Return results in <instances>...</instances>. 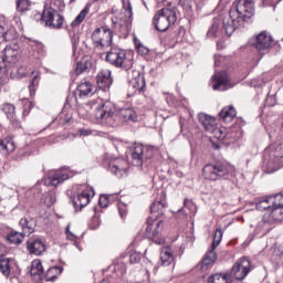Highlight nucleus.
Returning a JSON list of instances; mask_svg holds the SVG:
<instances>
[{"label": "nucleus", "instance_id": "obj_1", "mask_svg": "<svg viewBox=\"0 0 283 283\" xmlns=\"http://www.w3.org/2000/svg\"><path fill=\"white\" fill-rule=\"evenodd\" d=\"M103 99L96 98L84 104L83 107L78 108V114L85 116L83 113L86 109V116H93L97 125H104L105 127L116 126V120L118 116L116 115V106L112 102H104Z\"/></svg>", "mask_w": 283, "mask_h": 283}, {"label": "nucleus", "instance_id": "obj_2", "mask_svg": "<svg viewBox=\"0 0 283 283\" xmlns=\"http://www.w3.org/2000/svg\"><path fill=\"white\" fill-rule=\"evenodd\" d=\"M253 12H255L253 0H237L230 9L229 18L223 19V30L227 36H231L244 23L247 14H253Z\"/></svg>", "mask_w": 283, "mask_h": 283}, {"label": "nucleus", "instance_id": "obj_3", "mask_svg": "<svg viewBox=\"0 0 283 283\" xmlns=\"http://www.w3.org/2000/svg\"><path fill=\"white\" fill-rule=\"evenodd\" d=\"M203 178L206 180H229V178H235V167L231 166V164H208L203 167L202 170Z\"/></svg>", "mask_w": 283, "mask_h": 283}, {"label": "nucleus", "instance_id": "obj_4", "mask_svg": "<svg viewBox=\"0 0 283 283\" xmlns=\"http://www.w3.org/2000/svg\"><path fill=\"white\" fill-rule=\"evenodd\" d=\"M123 12L125 18L112 20V28L116 34H119L123 39H127L129 32H132V21H134V11L132 9V2L129 0H122Z\"/></svg>", "mask_w": 283, "mask_h": 283}, {"label": "nucleus", "instance_id": "obj_5", "mask_svg": "<svg viewBox=\"0 0 283 283\" xmlns=\"http://www.w3.org/2000/svg\"><path fill=\"white\" fill-rule=\"evenodd\" d=\"M165 209H167V201H155L150 206V217L147 219L146 237L156 238L160 233L161 220L159 218L165 216Z\"/></svg>", "mask_w": 283, "mask_h": 283}, {"label": "nucleus", "instance_id": "obj_6", "mask_svg": "<svg viewBox=\"0 0 283 283\" xmlns=\"http://www.w3.org/2000/svg\"><path fill=\"white\" fill-rule=\"evenodd\" d=\"M106 61L114 67H120L122 70H132L134 67V59L127 55L125 50L112 46L106 54Z\"/></svg>", "mask_w": 283, "mask_h": 283}, {"label": "nucleus", "instance_id": "obj_7", "mask_svg": "<svg viewBox=\"0 0 283 283\" xmlns=\"http://www.w3.org/2000/svg\"><path fill=\"white\" fill-rule=\"evenodd\" d=\"M178 20L175 9L163 8L155 14L153 24L158 32H167Z\"/></svg>", "mask_w": 283, "mask_h": 283}, {"label": "nucleus", "instance_id": "obj_8", "mask_svg": "<svg viewBox=\"0 0 283 283\" xmlns=\"http://www.w3.org/2000/svg\"><path fill=\"white\" fill-rule=\"evenodd\" d=\"M91 39L95 50L103 51L105 48L112 46L114 31L107 27L97 28L93 31Z\"/></svg>", "mask_w": 283, "mask_h": 283}, {"label": "nucleus", "instance_id": "obj_9", "mask_svg": "<svg viewBox=\"0 0 283 283\" xmlns=\"http://www.w3.org/2000/svg\"><path fill=\"white\" fill-rule=\"evenodd\" d=\"M104 166L113 174L117 176V178H123L125 174H127V169H129V164L125 158L122 157H113L112 155H106L104 158Z\"/></svg>", "mask_w": 283, "mask_h": 283}, {"label": "nucleus", "instance_id": "obj_10", "mask_svg": "<svg viewBox=\"0 0 283 283\" xmlns=\"http://www.w3.org/2000/svg\"><path fill=\"white\" fill-rule=\"evenodd\" d=\"M41 21L52 30H60V28H63L65 18H63V15H61L59 11H56V9H52L50 7V8H44L41 14Z\"/></svg>", "mask_w": 283, "mask_h": 283}, {"label": "nucleus", "instance_id": "obj_11", "mask_svg": "<svg viewBox=\"0 0 283 283\" xmlns=\"http://www.w3.org/2000/svg\"><path fill=\"white\" fill-rule=\"evenodd\" d=\"M251 273V261L247 258L239 259L231 269V275L234 280L242 282Z\"/></svg>", "mask_w": 283, "mask_h": 283}, {"label": "nucleus", "instance_id": "obj_12", "mask_svg": "<svg viewBox=\"0 0 283 283\" xmlns=\"http://www.w3.org/2000/svg\"><path fill=\"white\" fill-rule=\"evenodd\" d=\"M250 45L255 48L259 52H266V50H271L273 45V36L268 32L262 31L250 40Z\"/></svg>", "mask_w": 283, "mask_h": 283}, {"label": "nucleus", "instance_id": "obj_13", "mask_svg": "<svg viewBox=\"0 0 283 283\" xmlns=\"http://www.w3.org/2000/svg\"><path fill=\"white\" fill-rule=\"evenodd\" d=\"M96 192H94V188L91 186H85L81 192L73 198V206L75 207V211L82 210L84 207H87L90 205V201Z\"/></svg>", "mask_w": 283, "mask_h": 283}, {"label": "nucleus", "instance_id": "obj_14", "mask_svg": "<svg viewBox=\"0 0 283 283\" xmlns=\"http://www.w3.org/2000/svg\"><path fill=\"white\" fill-rule=\"evenodd\" d=\"M235 84L231 83L229 80V75L227 72H219L212 75V90L214 92H227V90H231Z\"/></svg>", "mask_w": 283, "mask_h": 283}, {"label": "nucleus", "instance_id": "obj_15", "mask_svg": "<svg viewBox=\"0 0 283 283\" xmlns=\"http://www.w3.org/2000/svg\"><path fill=\"white\" fill-rule=\"evenodd\" d=\"M150 156L148 148L143 145H136L132 151V163L134 167H142L144 169L143 166H147V159Z\"/></svg>", "mask_w": 283, "mask_h": 283}, {"label": "nucleus", "instance_id": "obj_16", "mask_svg": "<svg viewBox=\"0 0 283 283\" xmlns=\"http://www.w3.org/2000/svg\"><path fill=\"white\" fill-rule=\"evenodd\" d=\"M19 54H21V51L18 44L7 45L6 49L3 50L2 62H0V70H6V63H17Z\"/></svg>", "mask_w": 283, "mask_h": 283}, {"label": "nucleus", "instance_id": "obj_17", "mask_svg": "<svg viewBox=\"0 0 283 283\" xmlns=\"http://www.w3.org/2000/svg\"><path fill=\"white\" fill-rule=\"evenodd\" d=\"M264 158H269L270 163L283 165V144L272 145L264 151Z\"/></svg>", "mask_w": 283, "mask_h": 283}, {"label": "nucleus", "instance_id": "obj_18", "mask_svg": "<svg viewBox=\"0 0 283 283\" xmlns=\"http://www.w3.org/2000/svg\"><path fill=\"white\" fill-rule=\"evenodd\" d=\"M69 178L70 175L65 171H51L44 177L43 182L45 187H59V185H62Z\"/></svg>", "mask_w": 283, "mask_h": 283}, {"label": "nucleus", "instance_id": "obj_19", "mask_svg": "<svg viewBox=\"0 0 283 283\" xmlns=\"http://www.w3.org/2000/svg\"><path fill=\"white\" fill-rule=\"evenodd\" d=\"M97 87L103 92H109L114 80L112 78V71L108 69L102 70L96 76Z\"/></svg>", "mask_w": 283, "mask_h": 283}, {"label": "nucleus", "instance_id": "obj_20", "mask_svg": "<svg viewBox=\"0 0 283 283\" xmlns=\"http://www.w3.org/2000/svg\"><path fill=\"white\" fill-rule=\"evenodd\" d=\"M216 260H218V254H216V250L211 248L198 264V269H200V271H209V269H212L213 264H216Z\"/></svg>", "mask_w": 283, "mask_h": 283}, {"label": "nucleus", "instance_id": "obj_21", "mask_svg": "<svg viewBox=\"0 0 283 283\" xmlns=\"http://www.w3.org/2000/svg\"><path fill=\"white\" fill-rule=\"evenodd\" d=\"M27 249L31 255H41V253H45V243L41 239H29Z\"/></svg>", "mask_w": 283, "mask_h": 283}, {"label": "nucleus", "instance_id": "obj_22", "mask_svg": "<svg viewBox=\"0 0 283 283\" xmlns=\"http://www.w3.org/2000/svg\"><path fill=\"white\" fill-rule=\"evenodd\" d=\"M198 118L201 125L205 127L206 132H209L210 134L216 132V118L205 113H200Z\"/></svg>", "mask_w": 283, "mask_h": 283}, {"label": "nucleus", "instance_id": "obj_23", "mask_svg": "<svg viewBox=\"0 0 283 283\" xmlns=\"http://www.w3.org/2000/svg\"><path fill=\"white\" fill-rule=\"evenodd\" d=\"M14 149H17V146L14 145V139L12 137L0 139V154L8 156L9 154H12Z\"/></svg>", "mask_w": 283, "mask_h": 283}, {"label": "nucleus", "instance_id": "obj_24", "mask_svg": "<svg viewBox=\"0 0 283 283\" xmlns=\"http://www.w3.org/2000/svg\"><path fill=\"white\" fill-rule=\"evenodd\" d=\"M235 116H238V112L235 111V107H233V106H226L219 113V118H221V120H223V123H231V120H233V118H235Z\"/></svg>", "mask_w": 283, "mask_h": 283}, {"label": "nucleus", "instance_id": "obj_25", "mask_svg": "<svg viewBox=\"0 0 283 283\" xmlns=\"http://www.w3.org/2000/svg\"><path fill=\"white\" fill-rule=\"evenodd\" d=\"M76 92L81 98L92 96L94 94V85L87 81H84L77 85Z\"/></svg>", "mask_w": 283, "mask_h": 283}, {"label": "nucleus", "instance_id": "obj_26", "mask_svg": "<svg viewBox=\"0 0 283 283\" xmlns=\"http://www.w3.org/2000/svg\"><path fill=\"white\" fill-rule=\"evenodd\" d=\"M21 229H22V234L25 235H31V233H34V227L35 223L33 219H28V218H22L19 222Z\"/></svg>", "mask_w": 283, "mask_h": 283}, {"label": "nucleus", "instance_id": "obj_27", "mask_svg": "<svg viewBox=\"0 0 283 283\" xmlns=\"http://www.w3.org/2000/svg\"><path fill=\"white\" fill-rule=\"evenodd\" d=\"M277 196L280 195H272V196H269L266 197L265 199L259 201L256 203V209L258 211H271V209L273 208V202H275V198H277Z\"/></svg>", "mask_w": 283, "mask_h": 283}, {"label": "nucleus", "instance_id": "obj_28", "mask_svg": "<svg viewBox=\"0 0 283 283\" xmlns=\"http://www.w3.org/2000/svg\"><path fill=\"white\" fill-rule=\"evenodd\" d=\"M92 4L87 3L84 9L76 15V18L71 22L72 28H78L83 23L86 17L90 14V9Z\"/></svg>", "mask_w": 283, "mask_h": 283}, {"label": "nucleus", "instance_id": "obj_29", "mask_svg": "<svg viewBox=\"0 0 283 283\" xmlns=\"http://www.w3.org/2000/svg\"><path fill=\"white\" fill-rule=\"evenodd\" d=\"M160 260L163 266H169L171 262H174V252H171V248H163L160 252Z\"/></svg>", "mask_w": 283, "mask_h": 283}, {"label": "nucleus", "instance_id": "obj_30", "mask_svg": "<svg viewBox=\"0 0 283 283\" xmlns=\"http://www.w3.org/2000/svg\"><path fill=\"white\" fill-rule=\"evenodd\" d=\"M19 36V33L17 32V29L14 27L6 24L4 34L2 35L1 43L4 41H14Z\"/></svg>", "mask_w": 283, "mask_h": 283}, {"label": "nucleus", "instance_id": "obj_31", "mask_svg": "<svg viewBox=\"0 0 283 283\" xmlns=\"http://www.w3.org/2000/svg\"><path fill=\"white\" fill-rule=\"evenodd\" d=\"M123 120L127 122H132V123H136V120H138V115L136 114V111L133 108H123L119 112Z\"/></svg>", "mask_w": 283, "mask_h": 283}, {"label": "nucleus", "instance_id": "obj_32", "mask_svg": "<svg viewBox=\"0 0 283 283\" xmlns=\"http://www.w3.org/2000/svg\"><path fill=\"white\" fill-rule=\"evenodd\" d=\"M23 238H25V235L15 230H11L7 234V240L10 244H21L23 242Z\"/></svg>", "mask_w": 283, "mask_h": 283}, {"label": "nucleus", "instance_id": "obj_33", "mask_svg": "<svg viewBox=\"0 0 283 283\" xmlns=\"http://www.w3.org/2000/svg\"><path fill=\"white\" fill-rule=\"evenodd\" d=\"M222 21L220 19H214L212 22V25L207 32V36L209 39H217V36H220V25Z\"/></svg>", "mask_w": 283, "mask_h": 283}, {"label": "nucleus", "instance_id": "obj_34", "mask_svg": "<svg viewBox=\"0 0 283 283\" xmlns=\"http://www.w3.org/2000/svg\"><path fill=\"white\" fill-rule=\"evenodd\" d=\"M210 283H232L231 274L229 273H218L209 277Z\"/></svg>", "mask_w": 283, "mask_h": 283}, {"label": "nucleus", "instance_id": "obj_35", "mask_svg": "<svg viewBox=\"0 0 283 283\" xmlns=\"http://www.w3.org/2000/svg\"><path fill=\"white\" fill-rule=\"evenodd\" d=\"M12 262H13L12 260L6 256L0 258V271L2 274L6 275V277L10 275V272L12 270Z\"/></svg>", "mask_w": 283, "mask_h": 283}, {"label": "nucleus", "instance_id": "obj_36", "mask_svg": "<svg viewBox=\"0 0 283 283\" xmlns=\"http://www.w3.org/2000/svg\"><path fill=\"white\" fill-rule=\"evenodd\" d=\"M63 273V268L61 266H52L46 271L45 281L46 282H54L56 277H59Z\"/></svg>", "mask_w": 283, "mask_h": 283}, {"label": "nucleus", "instance_id": "obj_37", "mask_svg": "<svg viewBox=\"0 0 283 283\" xmlns=\"http://www.w3.org/2000/svg\"><path fill=\"white\" fill-rule=\"evenodd\" d=\"M136 76L132 80V85L137 92H143L145 88V77L138 71H135Z\"/></svg>", "mask_w": 283, "mask_h": 283}, {"label": "nucleus", "instance_id": "obj_38", "mask_svg": "<svg viewBox=\"0 0 283 283\" xmlns=\"http://www.w3.org/2000/svg\"><path fill=\"white\" fill-rule=\"evenodd\" d=\"M283 205L282 203H276L275 201H272V208L270 212V217L272 220H280L283 216Z\"/></svg>", "mask_w": 283, "mask_h": 283}, {"label": "nucleus", "instance_id": "obj_39", "mask_svg": "<svg viewBox=\"0 0 283 283\" xmlns=\"http://www.w3.org/2000/svg\"><path fill=\"white\" fill-rule=\"evenodd\" d=\"M30 273L31 275H43V263H41V260L32 261Z\"/></svg>", "mask_w": 283, "mask_h": 283}, {"label": "nucleus", "instance_id": "obj_40", "mask_svg": "<svg viewBox=\"0 0 283 283\" xmlns=\"http://www.w3.org/2000/svg\"><path fill=\"white\" fill-rule=\"evenodd\" d=\"M92 67V63H90L87 60L82 59L80 62H77L75 67L76 74H83V72H87Z\"/></svg>", "mask_w": 283, "mask_h": 283}, {"label": "nucleus", "instance_id": "obj_41", "mask_svg": "<svg viewBox=\"0 0 283 283\" xmlns=\"http://www.w3.org/2000/svg\"><path fill=\"white\" fill-rule=\"evenodd\" d=\"M2 112L6 114L7 118H9L11 122H14V118L17 116V113H14V105L4 104L2 106Z\"/></svg>", "mask_w": 283, "mask_h": 283}, {"label": "nucleus", "instance_id": "obj_42", "mask_svg": "<svg viewBox=\"0 0 283 283\" xmlns=\"http://www.w3.org/2000/svg\"><path fill=\"white\" fill-rule=\"evenodd\" d=\"M31 2L30 0H18L17 10L18 12H28L30 10Z\"/></svg>", "mask_w": 283, "mask_h": 283}, {"label": "nucleus", "instance_id": "obj_43", "mask_svg": "<svg viewBox=\"0 0 283 283\" xmlns=\"http://www.w3.org/2000/svg\"><path fill=\"white\" fill-rule=\"evenodd\" d=\"M222 230L221 229H217L214 232V237H213V241L211 244V249H218V245L220 244V242H222Z\"/></svg>", "mask_w": 283, "mask_h": 283}, {"label": "nucleus", "instance_id": "obj_44", "mask_svg": "<svg viewBox=\"0 0 283 283\" xmlns=\"http://www.w3.org/2000/svg\"><path fill=\"white\" fill-rule=\"evenodd\" d=\"M184 207L185 209H188V211H190V216H196V212L198 211V207L196 206V203H193V201L189 199H185Z\"/></svg>", "mask_w": 283, "mask_h": 283}, {"label": "nucleus", "instance_id": "obj_45", "mask_svg": "<svg viewBox=\"0 0 283 283\" xmlns=\"http://www.w3.org/2000/svg\"><path fill=\"white\" fill-rule=\"evenodd\" d=\"M28 156H32V148H30V146H25L19 149L18 151L19 158H28Z\"/></svg>", "mask_w": 283, "mask_h": 283}, {"label": "nucleus", "instance_id": "obj_46", "mask_svg": "<svg viewBox=\"0 0 283 283\" xmlns=\"http://www.w3.org/2000/svg\"><path fill=\"white\" fill-rule=\"evenodd\" d=\"M130 264H138V262H140V260H143V254L140 252H133L130 254Z\"/></svg>", "mask_w": 283, "mask_h": 283}, {"label": "nucleus", "instance_id": "obj_47", "mask_svg": "<svg viewBox=\"0 0 283 283\" xmlns=\"http://www.w3.org/2000/svg\"><path fill=\"white\" fill-rule=\"evenodd\" d=\"M98 205H99V207H102V209L107 208V206L109 205V196L102 195L99 197Z\"/></svg>", "mask_w": 283, "mask_h": 283}, {"label": "nucleus", "instance_id": "obj_48", "mask_svg": "<svg viewBox=\"0 0 283 283\" xmlns=\"http://www.w3.org/2000/svg\"><path fill=\"white\" fill-rule=\"evenodd\" d=\"M117 209L122 219L127 218V206L125 203H118Z\"/></svg>", "mask_w": 283, "mask_h": 283}, {"label": "nucleus", "instance_id": "obj_49", "mask_svg": "<svg viewBox=\"0 0 283 283\" xmlns=\"http://www.w3.org/2000/svg\"><path fill=\"white\" fill-rule=\"evenodd\" d=\"M212 133L220 134V136H218L220 140H224L227 138V128H214V132Z\"/></svg>", "mask_w": 283, "mask_h": 283}, {"label": "nucleus", "instance_id": "obj_50", "mask_svg": "<svg viewBox=\"0 0 283 283\" xmlns=\"http://www.w3.org/2000/svg\"><path fill=\"white\" fill-rule=\"evenodd\" d=\"M137 52L139 54H142L143 56H147V54H149V49H147V46H145L143 44H138L137 45Z\"/></svg>", "mask_w": 283, "mask_h": 283}, {"label": "nucleus", "instance_id": "obj_51", "mask_svg": "<svg viewBox=\"0 0 283 283\" xmlns=\"http://www.w3.org/2000/svg\"><path fill=\"white\" fill-rule=\"evenodd\" d=\"M36 85H39V77L34 76L29 85L30 94L36 90Z\"/></svg>", "mask_w": 283, "mask_h": 283}, {"label": "nucleus", "instance_id": "obj_52", "mask_svg": "<svg viewBox=\"0 0 283 283\" xmlns=\"http://www.w3.org/2000/svg\"><path fill=\"white\" fill-rule=\"evenodd\" d=\"M78 134H80V136H90V135H92V130L91 129L81 128L78 130Z\"/></svg>", "mask_w": 283, "mask_h": 283}, {"label": "nucleus", "instance_id": "obj_53", "mask_svg": "<svg viewBox=\"0 0 283 283\" xmlns=\"http://www.w3.org/2000/svg\"><path fill=\"white\" fill-rule=\"evenodd\" d=\"M118 269H122L120 272H119V274H120V275H125V273H126L125 265H124V264H117V265L115 266V271H118Z\"/></svg>", "mask_w": 283, "mask_h": 283}, {"label": "nucleus", "instance_id": "obj_54", "mask_svg": "<svg viewBox=\"0 0 283 283\" xmlns=\"http://www.w3.org/2000/svg\"><path fill=\"white\" fill-rule=\"evenodd\" d=\"M4 32H6V24L4 25L0 24V43H1L2 39H3Z\"/></svg>", "mask_w": 283, "mask_h": 283}, {"label": "nucleus", "instance_id": "obj_55", "mask_svg": "<svg viewBox=\"0 0 283 283\" xmlns=\"http://www.w3.org/2000/svg\"><path fill=\"white\" fill-rule=\"evenodd\" d=\"M207 0H196L197 8H202Z\"/></svg>", "mask_w": 283, "mask_h": 283}, {"label": "nucleus", "instance_id": "obj_56", "mask_svg": "<svg viewBox=\"0 0 283 283\" xmlns=\"http://www.w3.org/2000/svg\"><path fill=\"white\" fill-rule=\"evenodd\" d=\"M66 235H67V239H69V240H74V234H72V233L70 232V227H67V229H66Z\"/></svg>", "mask_w": 283, "mask_h": 283}, {"label": "nucleus", "instance_id": "obj_57", "mask_svg": "<svg viewBox=\"0 0 283 283\" xmlns=\"http://www.w3.org/2000/svg\"><path fill=\"white\" fill-rule=\"evenodd\" d=\"M3 251H6V247L3 243H0V258H3Z\"/></svg>", "mask_w": 283, "mask_h": 283}, {"label": "nucleus", "instance_id": "obj_58", "mask_svg": "<svg viewBox=\"0 0 283 283\" xmlns=\"http://www.w3.org/2000/svg\"><path fill=\"white\" fill-rule=\"evenodd\" d=\"M72 43L73 45H77L78 43V38H76V35L73 33V38H72Z\"/></svg>", "mask_w": 283, "mask_h": 283}, {"label": "nucleus", "instance_id": "obj_59", "mask_svg": "<svg viewBox=\"0 0 283 283\" xmlns=\"http://www.w3.org/2000/svg\"><path fill=\"white\" fill-rule=\"evenodd\" d=\"M138 45H143V43H140V42L138 41V39H135V46H136V50H138Z\"/></svg>", "mask_w": 283, "mask_h": 283}, {"label": "nucleus", "instance_id": "obj_60", "mask_svg": "<svg viewBox=\"0 0 283 283\" xmlns=\"http://www.w3.org/2000/svg\"><path fill=\"white\" fill-rule=\"evenodd\" d=\"M74 1H76V0H70V3H74Z\"/></svg>", "mask_w": 283, "mask_h": 283}, {"label": "nucleus", "instance_id": "obj_61", "mask_svg": "<svg viewBox=\"0 0 283 283\" xmlns=\"http://www.w3.org/2000/svg\"><path fill=\"white\" fill-rule=\"evenodd\" d=\"M70 36H72V31H69Z\"/></svg>", "mask_w": 283, "mask_h": 283}, {"label": "nucleus", "instance_id": "obj_62", "mask_svg": "<svg viewBox=\"0 0 283 283\" xmlns=\"http://www.w3.org/2000/svg\"><path fill=\"white\" fill-rule=\"evenodd\" d=\"M158 244H163V241H159Z\"/></svg>", "mask_w": 283, "mask_h": 283}, {"label": "nucleus", "instance_id": "obj_63", "mask_svg": "<svg viewBox=\"0 0 283 283\" xmlns=\"http://www.w3.org/2000/svg\"><path fill=\"white\" fill-rule=\"evenodd\" d=\"M93 2L99 1V0H92Z\"/></svg>", "mask_w": 283, "mask_h": 283}, {"label": "nucleus", "instance_id": "obj_64", "mask_svg": "<svg viewBox=\"0 0 283 283\" xmlns=\"http://www.w3.org/2000/svg\"><path fill=\"white\" fill-rule=\"evenodd\" d=\"M18 72H21V67L18 70Z\"/></svg>", "mask_w": 283, "mask_h": 283}]
</instances>
